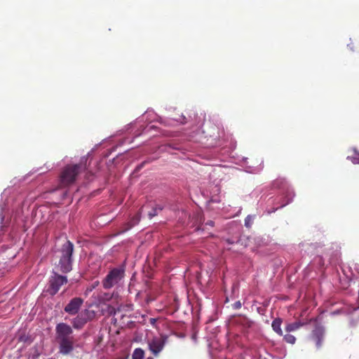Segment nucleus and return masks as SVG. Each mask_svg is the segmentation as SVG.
<instances>
[{
	"mask_svg": "<svg viewBox=\"0 0 359 359\" xmlns=\"http://www.w3.org/2000/svg\"><path fill=\"white\" fill-rule=\"evenodd\" d=\"M73 330L67 323H60L55 327V339L59 344V352L65 355L70 354L74 349Z\"/></svg>",
	"mask_w": 359,
	"mask_h": 359,
	"instance_id": "obj_1",
	"label": "nucleus"
},
{
	"mask_svg": "<svg viewBox=\"0 0 359 359\" xmlns=\"http://www.w3.org/2000/svg\"><path fill=\"white\" fill-rule=\"evenodd\" d=\"M74 244L67 241L59 250V262L57 268L60 271L67 273L72 270Z\"/></svg>",
	"mask_w": 359,
	"mask_h": 359,
	"instance_id": "obj_2",
	"label": "nucleus"
},
{
	"mask_svg": "<svg viewBox=\"0 0 359 359\" xmlns=\"http://www.w3.org/2000/svg\"><path fill=\"white\" fill-rule=\"evenodd\" d=\"M84 168V166L81 163L67 165L60 174V186L65 187L74 183L77 175Z\"/></svg>",
	"mask_w": 359,
	"mask_h": 359,
	"instance_id": "obj_3",
	"label": "nucleus"
},
{
	"mask_svg": "<svg viewBox=\"0 0 359 359\" xmlns=\"http://www.w3.org/2000/svg\"><path fill=\"white\" fill-rule=\"evenodd\" d=\"M125 276V270L122 268H114L109 271L102 280V284L105 290L117 286Z\"/></svg>",
	"mask_w": 359,
	"mask_h": 359,
	"instance_id": "obj_4",
	"label": "nucleus"
},
{
	"mask_svg": "<svg viewBox=\"0 0 359 359\" xmlns=\"http://www.w3.org/2000/svg\"><path fill=\"white\" fill-rule=\"evenodd\" d=\"M67 278L57 273L53 272V275L49 278L48 287L46 292L51 296H54L60 290V287L67 283Z\"/></svg>",
	"mask_w": 359,
	"mask_h": 359,
	"instance_id": "obj_5",
	"label": "nucleus"
},
{
	"mask_svg": "<svg viewBox=\"0 0 359 359\" xmlns=\"http://www.w3.org/2000/svg\"><path fill=\"white\" fill-rule=\"evenodd\" d=\"M168 337L167 335L162 334L160 337H154L148 341L147 344L149 350L154 356H158L163 351L168 341Z\"/></svg>",
	"mask_w": 359,
	"mask_h": 359,
	"instance_id": "obj_6",
	"label": "nucleus"
},
{
	"mask_svg": "<svg viewBox=\"0 0 359 359\" xmlns=\"http://www.w3.org/2000/svg\"><path fill=\"white\" fill-rule=\"evenodd\" d=\"M83 303L81 297H74L65 306L64 311L71 316L77 314Z\"/></svg>",
	"mask_w": 359,
	"mask_h": 359,
	"instance_id": "obj_7",
	"label": "nucleus"
},
{
	"mask_svg": "<svg viewBox=\"0 0 359 359\" xmlns=\"http://www.w3.org/2000/svg\"><path fill=\"white\" fill-rule=\"evenodd\" d=\"M324 335L325 329L322 326H316L312 331L311 337L318 348L322 346Z\"/></svg>",
	"mask_w": 359,
	"mask_h": 359,
	"instance_id": "obj_8",
	"label": "nucleus"
},
{
	"mask_svg": "<svg viewBox=\"0 0 359 359\" xmlns=\"http://www.w3.org/2000/svg\"><path fill=\"white\" fill-rule=\"evenodd\" d=\"M141 218V212H137L128 223L124 224L120 233H124L139 223Z\"/></svg>",
	"mask_w": 359,
	"mask_h": 359,
	"instance_id": "obj_9",
	"label": "nucleus"
},
{
	"mask_svg": "<svg viewBox=\"0 0 359 359\" xmlns=\"http://www.w3.org/2000/svg\"><path fill=\"white\" fill-rule=\"evenodd\" d=\"M76 318H73L71 321L72 326L76 330L82 329L84 325L87 323L86 320L82 318V316H80L79 313H77Z\"/></svg>",
	"mask_w": 359,
	"mask_h": 359,
	"instance_id": "obj_10",
	"label": "nucleus"
},
{
	"mask_svg": "<svg viewBox=\"0 0 359 359\" xmlns=\"http://www.w3.org/2000/svg\"><path fill=\"white\" fill-rule=\"evenodd\" d=\"M281 324H282V320L280 318H277L274 319L272 322L271 327L274 332H276L278 335L283 336V333L281 330Z\"/></svg>",
	"mask_w": 359,
	"mask_h": 359,
	"instance_id": "obj_11",
	"label": "nucleus"
},
{
	"mask_svg": "<svg viewBox=\"0 0 359 359\" xmlns=\"http://www.w3.org/2000/svg\"><path fill=\"white\" fill-rule=\"evenodd\" d=\"M80 316L86 320V323L93 320L95 317V312L93 310L85 309L79 313Z\"/></svg>",
	"mask_w": 359,
	"mask_h": 359,
	"instance_id": "obj_12",
	"label": "nucleus"
},
{
	"mask_svg": "<svg viewBox=\"0 0 359 359\" xmlns=\"http://www.w3.org/2000/svg\"><path fill=\"white\" fill-rule=\"evenodd\" d=\"M304 325V323L296 321L292 323H288L285 327V331L287 332H294Z\"/></svg>",
	"mask_w": 359,
	"mask_h": 359,
	"instance_id": "obj_13",
	"label": "nucleus"
},
{
	"mask_svg": "<svg viewBox=\"0 0 359 359\" xmlns=\"http://www.w3.org/2000/svg\"><path fill=\"white\" fill-rule=\"evenodd\" d=\"M145 355L144 351L141 348H136L133 352L132 359H144Z\"/></svg>",
	"mask_w": 359,
	"mask_h": 359,
	"instance_id": "obj_14",
	"label": "nucleus"
},
{
	"mask_svg": "<svg viewBox=\"0 0 359 359\" xmlns=\"http://www.w3.org/2000/svg\"><path fill=\"white\" fill-rule=\"evenodd\" d=\"M240 323L245 328H250L253 325V322L245 316L242 317Z\"/></svg>",
	"mask_w": 359,
	"mask_h": 359,
	"instance_id": "obj_15",
	"label": "nucleus"
},
{
	"mask_svg": "<svg viewBox=\"0 0 359 359\" xmlns=\"http://www.w3.org/2000/svg\"><path fill=\"white\" fill-rule=\"evenodd\" d=\"M284 340L288 344H294L296 341V338L290 334H287L284 336Z\"/></svg>",
	"mask_w": 359,
	"mask_h": 359,
	"instance_id": "obj_16",
	"label": "nucleus"
},
{
	"mask_svg": "<svg viewBox=\"0 0 359 359\" xmlns=\"http://www.w3.org/2000/svg\"><path fill=\"white\" fill-rule=\"evenodd\" d=\"M161 210H162V208H161V207L153 208L152 210L150 212H149V213H148V216H149V219H151L152 217L156 216L157 215V211Z\"/></svg>",
	"mask_w": 359,
	"mask_h": 359,
	"instance_id": "obj_17",
	"label": "nucleus"
},
{
	"mask_svg": "<svg viewBox=\"0 0 359 359\" xmlns=\"http://www.w3.org/2000/svg\"><path fill=\"white\" fill-rule=\"evenodd\" d=\"M242 304L240 301H237L232 304V307L234 309H239L241 308Z\"/></svg>",
	"mask_w": 359,
	"mask_h": 359,
	"instance_id": "obj_18",
	"label": "nucleus"
},
{
	"mask_svg": "<svg viewBox=\"0 0 359 359\" xmlns=\"http://www.w3.org/2000/svg\"><path fill=\"white\" fill-rule=\"evenodd\" d=\"M100 284L99 281L97 280L95 282H94L92 285V287L90 288V290H92L93 289H94L96 286H97L98 285Z\"/></svg>",
	"mask_w": 359,
	"mask_h": 359,
	"instance_id": "obj_19",
	"label": "nucleus"
},
{
	"mask_svg": "<svg viewBox=\"0 0 359 359\" xmlns=\"http://www.w3.org/2000/svg\"><path fill=\"white\" fill-rule=\"evenodd\" d=\"M4 219V217H1V224H3ZM1 228V230L4 231V226L2 225Z\"/></svg>",
	"mask_w": 359,
	"mask_h": 359,
	"instance_id": "obj_20",
	"label": "nucleus"
},
{
	"mask_svg": "<svg viewBox=\"0 0 359 359\" xmlns=\"http://www.w3.org/2000/svg\"><path fill=\"white\" fill-rule=\"evenodd\" d=\"M250 219V216H248L245 220V226H248V220Z\"/></svg>",
	"mask_w": 359,
	"mask_h": 359,
	"instance_id": "obj_21",
	"label": "nucleus"
},
{
	"mask_svg": "<svg viewBox=\"0 0 359 359\" xmlns=\"http://www.w3.org/2000/svg\"><path fill=\"white\" fill-rule=\"evenodd\" d=\"M208 224H210V225H212V221H210V222L208 223Z\"/></svg>",
	"mask_w": 359,
	"mask_h": 359,
	"instance_id": "obj_22",
	"label": "nucleus"
},
{
	"mask_svg": "<svg viewBox=\"0 0 359 359\" xmlns=\"http://www.w3.org/2000/svg\"><path fill=\"white\" fill-rule=\"evenodd\" d=\"M147 359H154L152 357H148Z\"/></svg>",
	"mask_w": 359,
	"mask_h": 359,
	"instance_id": "obj_23",
	"label": "nucleus"
},
{
	"mask_svg": "<svg viewBox=\"0 0 359 359\" xmlns=\"http://www.w3.org/2000/svg\"><path fill=\"white\" fill-rule=\"evenodd\" d=\"M229 243H233L232 242H231V241H227Z\"/></svg>",
	"mask_w": 359,
	"mask_h": 359,
	"instance_id": "obj_24",
	"label": "nucleus"
}]
</instances>
